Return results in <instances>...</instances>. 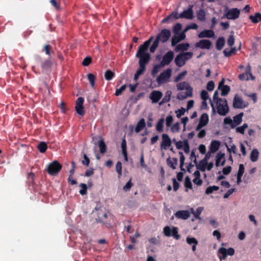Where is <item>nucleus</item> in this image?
<instances>
[{
	"label": "nucleus",
	"mask_w": 261,
	"mask_h": 261,
	"mask_svg": "<svg viewBox=\"0 0 261 261\" xmlns=\"http://www.w3.org/2000/svg\"><path fill=\"white\" fill-rule=\"evenodd\" d=\"M211 107L214 113L217 112L221 116H225L228 112L229 108L227 102L225 99L218 97V91L214 92L213 95V102H211Z\"/></svg>",
	"instance_id": "f257e3e1"
},
{
	"label": "nucleus",
	"mask_w": 261,
	"mask_h": 261,
	"mask_svg": "<svg viewBox=\"0 0 261 261\" xmlns=\"http://www.w3.org/2000/svg\"><path fill=\"white\" fill-rule=\"evenodd\" d=\"M177 90L179 91L176 97L179 100H185L193 96V89L190 85L186 82H182L176 85Z\"/></svg>",
	"instance_id": "f03ea898"
},
{
	"label": "nucleus",
	"mask_w": 261,
	"mask_h": 261,
	"mask_svg": "<svg viewBox=\"0 0 261 261\" xmlns=\"http://www.w3.org/2000/svg\"><path fill=\"white\" fill-rule=\"evenodd\" d=\"M153 38V36L151 37L149 39L139 46L136 55V57L139 58V62L147 64L149 61L150 55L147 51Z\"/></svg>",
	"instance_id": "7ed1b4c3"
},
{
	"label": "nucleus",
	"mask_w": 261,
	"mask_h": 261,
	"mask_svg": "<svg viewBox=\"0 0 261 261\" xmlns=\"http://www.w3.org/2000/svg\"><path fill=\"white\" fill-rule=\"evenodd\" d=\"M174 54L172 51H169L165 55L162 56L161 55H158L155 57L156 61L160 62L162 66H165L169 65L173 60Z\"/></svg>",
	"instance_id": "20e7f679"
},
{
	"label": "nucleus",
	"mask_w": 261,
	"mask_h": 261,
	"mask_svg": "<svg viewBox=\"0 0 261 261\" xmlns=\"http://www.w3.org/2000/svg\"><path fill=\"white\" fill-rule=\"evenodd\" d=\"M193 54L191 52H187L178 55L175 59V62L177 66H182L187 60L192 58Z\"/></svg>",
	"instance_id": "39448f33"
},
{
	"label": "nucleus",
	"mask_w": 261,
	"mask_h": 261,
	"mask_svg": "<svg viewBox=\"0 0 261 261\" xmlns=\"http://www.w3.org/2000/svg\"><path fill=\"white\" fill-rule=\"evenodd\" d=\"M171 145L172 140L169 135L166 134H163L161 136V149L167 150L170 149L171 150H172L173 148L171 147Z\"/></svg>",
	"instance_id": "423d86ee"
},
{
	"label": "nucleus",
	"mask_w": 261,
	"mask_h": 261,
	"mask_svg": "<svg viewBox=\"0 0 261 261\" xmlns=\"http://www.w3.org/2000/svg\"><path fill=\"white\" fill-rule=\"evenodd\" d=\"M171 72L172 70L170 69L165 70L158 76L157 82L159 84H162L169 82L171 75Z\"/></svg>",
	"instance_id": "0eeeda50"
},
{
	"label": "nucleus",
	"mask_w": 261,
	"mask_h": 261,
	"mask_svg": "<svg viewBox=\"0 0 261 261\" xmlns=\"http://www.w3.org/2000/svg\"><path fill=\"white\" fill-rule=\"evenodd\" d=\"M219 258L220 260L225 259L228 255L232 256L234 254V250L232 248L228 249L220 247L218 250Z\"/></svg>",
	"instance_id": "6e6552de"
},
{
	"label": "nucleus",
	"mask_w": 261,
	"mask_h": 261,
	"mask_svg": "<svg viewBox=\"0 0 261 261\" xmlns=\"http://www.w3.org/2000/svg\"><path fill=\"white\" fill-rule=\"evenodd\" d=\"M248 106V103L244 101L241 96L235 95L233 100V107L237 109H243Z\"/></svg>",
	"instance_id": "1a4fd4ad"
},
{
	"label": "nucleus",
	"mask_w": 261,
	"mask_h": 261,
	"mask_svg": "<svg viewBox=\"0 0 261 261\" xmlns=\"http://www.w3.org/2000/svg\"><path fill=\"white\" fill-rule=\"evenodd\" d=\"M245 68V72L240 74L239 75V79L241 81L254 80L255 79V77L251 72L250 66L248 65Z\"/></svg>",
	"instance_id": "9d476101"
},
{
	"label": "nucleus",
	"mask_w": 261,
	"mask_h": 261,
	"mask_svg": "<svg viewBox=\"0 0 261 261\" xmlns=\"http://www.w3.org/2000/svg\"><path fill=\"white\" fill-rule=\"evenodd\" d=\"M62 168V165L57 161H54L50 163L47 167V171L50 175H54L60 171Z\"/></svg>",
	"instance_id": "9b49d317"
},
{
	"label": "nucleus",
	"mask_w": 261,
	"mask_h": 261,
	"mask_svg": "<svg viewBox=\"0 0 261 261\" xmlns=\"http://www.w3.org/2000/svg\"><path fill=\"white\" fill-rule=\"evenodd\" d=\"M84 102V98L80 97L77 99L75 103V111L79 115L82 116H83L85 113Z\"/></svg>",
	"instance_id": "f8f14e48"
},
{
	"label": "nucleus",
	"mask_w": 261,
	"mask_h": 261,
	"mask_svg": "<svg viewBox=\"0 0 261 261\" xmlns=\"http://www.w3.org/2000/svg\"><path fill=\"white\" fill-rule=\"evenodd\" d=\"M240 14V10L237 8L228 9L225 12V16L229 19H236L238 18Z\"/></svg>",
	"instance_id": "ddd939ff"
},
{
	"label": "nucleus",
	"mask_w": 261,
	"mask_h": 261,
	"mask_svg": "<svg viewBox=\"0 0 261 261\" xmlns=\"http://www.w3.org/2000/svg\"><path fill=\"white\" fill-rule=\"evenodd\" d=\"M214 167L213 162H208L206 160H201L199 163L198 168L202 171H210Z\"/></svg>",
	"instance_id": "4468645a"
},
{
	"label": "nucleus",
	"mask_w": 261,
	"mask_h": 261,
	"mask_svg": "<svg viewBox=\"0 0 261 261\" xmlns=\"http://www.w3.org/2000/svg\"><path fill=\"white\" fill-rule=\"evenodd\" d=\"M164 233L168 237L173 236L176 239L179 238V236L177 234V229L175 227H165L164 229Z\"/></svg>",
	"instance_id": "2eb2a0df"
},
{
	"label": "nucleus",
	"mask_w": 261,
	"mask_h": 261,
	"mask_svg": "<svg viewBox=\"0 0 261 261\" xmlns=\"http://www.w3.org/2000/svg\"><path fill=\"white\" fill-rule=\"evenodd\" d=\"M176 147L178 149H182L185 153H188L190 147L187 140L179 141L175 142Z\"/></svg>",
	"instance_id": "dca6fc26"
},
{
	"label": "nucleus",
	"mask_w": 261,
	"mask_h": 261,
	"mask_svg": "<svg viewBox=\"0 0 261 261\" xmlns=\"http://www.w3.org/2000/svg\"><path fill=\"white\" fill-rule=\"evenodd\" d=\"M209 121L208 116L207 114H202L199 119L198 124L197 125L196 129L200 130L202 127L207 125Z\"/></svg>",
	"instance_id": "f3484780"
},
{
	"label": "nucleus",
	"mask_w": 261,
	"mask_h": 261,
	"mask_svg": "<svg viewBox=\"0 0 261 261\" xmlns=\"http://www.w3.org/2000/svg\"><path fill=\"white\" fill-rule=\"evenodd\" d=\"M225 163V154L220 152L215 157V165L217 167L223 166Z\"/></svg>",
	"instance_id": "a211bd4d"
},
{
	"label": "nucleus",
	"mask_w": 261,
	"mask_h": 261,
	"mask_svg": "<svg viewBox=\"0 0 261 261\" xmlns=\"http://www.w3.org/2000/svg\"><path fill=\"white\" fill-rule=\"evenodd\" d=\"M170 35V31L165 29L162 31L161 33L158 36L156 39L162 42H165L168 40Z\"/></svg>",
	"instance_id": "6ab92c4d"
},
{
	"label": "nucleus",
	"mask_w": 261,
	"mask_h": 261,
	"mask_svg": "<svg viewBox=\"0 0 261 261\" xmlns=\"http://www.w3.org/2000/svg\"><path fill=\"white\" fill-rule=\"evenodd\" d=\"M224 80H222L219 84L217 91L220 90L222 96L226 95L230 91V87L227 85H224Z\"/></svg>",
	"instance_id": "aec40b11"
},
{
	"label": "nucleus",
	"mask_w": 261,
	"mask_h": 261,
	"mask_svg": "<svg viewBox=\"0 0 261 261\" xmlns=\"http://www.w3.org/2000/svg\"><path fill=\"white\" fill-rule=\"evenodd\" d=\"M163 94L161 92L159 91H153L150 94V98L153 103L158 102L162 97Z\"/></svg>",
	"instance_id": "412c9836"
},
{
	"label": "nucleus",
	"mask_w": 261,
	"mask_h": 261,
	"mask_svg": "<svg viewBox=\"0 0 261 261\" xmlns=\"http://www.w3.org/2000/svg\"><path fill=\"white\" fill-rule=\"evenodd\" d=\"M193 178L192 179L193 182L194 184L197 186H201L202 184V180L201 178V175L199 171L198 170H196L194 171L193 174Z\"/></svg>",
	"instance_id": "4be33fe9"
},
{
	"label": "nucleus",
	"mask_w": 261,
	"mask_h": 261,
	"mask_svg": "<svg viewBox=\"0 0 261 261\" xmlns=\"http://www.w3.org/2000/svg\"><path fill=\"white\" fill-rule=\"evenodd\" d=\"M211 44L210 41L203 39L196 43L195 46L202 49H209L211 46Z\"/></svg>",
	"instance_id": "5701e85b"
},
{
	"label": "nucleus",
	"mask_w": 261,
	"mask_h": 261,
	"mask_svg": "<svg viewBox=\"0 0 261 261\" xmlns=\"http://www.w3.org/2000/svg\"><path fill=\"white\" fill-rule=\"evenodd\" d=\"M221 142L218 140H213L211 141L209 146V150L211 153H215L220 148Z\"/></svg>",
	"instance_id": "b1692460"
},
{
	"label": "nucleus",
	"mask_w": 261,
	"mask_h": 261,
	"mask_svg": "<svg viewBox=\"0 0 261 261\" xmlns=\"http://www.w3.org/2000/svg\"><path fill=\"white\" fill-rule=\"evenodd\" d=\"M185 38L186 34H184V33H180L177 35L175 34L171 39L172 46H175L178 42L184 40Z\"/></svg>",
	"instance_id": "393cba45"
},
{
	"label": "nucleus",
	"mask_w": 261,
	"mask_h": 261,
	"mask_svg": "<svg viewBox=\"0 0 261 261\" xmlns=\"http://www.w3.org/2000/svg\"><path fill=\"white\" fill-rule=\"evenodd\" d=\"M146 63H140L139 62V67L136 71V73L134 76V80L137 81L139 78V77L143 74L145 70V65Z\"/></svg>",
	"instance_id": "a878e982"
},
{
	"label": "nucleus",
	"mask_w": 261,
	"mask_h": 261,
	"mask_svg": "<svg viewBox=\"0 0 261 261\" xmlns=\"http://www.w3.org/2000/svg\"><path fill=\"white\" fill-rule=\"evenodd\" d=\"M214 36V32L210 30H203L198 34L199 38H212Z\"/></svg>",
	"instance_id": "bb28decb"
},
{
	"label": "nucleus",
	"mask_w": 261,
	"mask_h": 261,
	"mask_svg": "<svg viewBox=\"0 0 261 261\" xmlns=\"http://www.w3.org/2000/svg\"><path fill=\"white\" fill-rule=\"evenodd\" d=\"M175 215L177 218L185 220L190 217V214L188 211H179L175 213Z\"/></svg>",
	"instance_id": "cd10ccee"
},
{
	"label": "nucleus",
	"mask_w": 261,
	"mask_h": 261,
	"mask_svg": "<svg viewBox=\"0 0 261 261\" xmlns=\"http://www.w3.org/2000/svg\"><path fill=\"white\" fill-rule=\"evenodd\" d=\"M259 156V151L256 148H254L251 151L250 154V159L253 162H255L257 161Z\"/></svg>",
	"instance_id": "c85d7f7f"
},
{
	"label": "nucleus",
	"mask_w": 261,
	"mask_h": 261,
	"mask_svg": "<svg viewBox=\"0 0 261 261\" xmlns=\"http://www.w3.org/2000/svg\"><path fill=\"white\" fill-rule=\"evenodd\" d=\"M121 149H122V153L123 156L124 161L125 162H127V154L126 150V142L125 139H123L121 142Z\"/></svg>",
	"instance_id": "c756f323"
},
{
	"label": "nucleus",
	"mask_w": 261,
	"mask_h": 261,
	"mask_svg": "<svg viewBox=\"0 0 261 261\" xmlns=\"http://www.w3.org/2000/svg\"><path fill=\"white\" fill-rule=\"evenodd\" d=\"M181 18H186L187 19H192L193 18V11L191 9H188L180 13Z\"/></svg>",
	"instance_id": "7c9ffc66"
},
{
	"label": "nucleus",
	"mask_w": 261,
	"mask_h": 261,
	"mask_svg": "<svg viewBox=\"0 0 261 261\" xmlns=\"http://www.w3.org/2000/svg\"><path fill=\"white\" fill-rule=\"evenodd\" d=\"M170 132L173 134H177L180 132V124L179 122H175L170 126Z\"/></svg>",
	"instance_id": "2f4dec72"
},
{
	"label": "nucleus",
	"mask_w": 261,
	"mask_h": 261,
	"mask_svg": "<svg viewBox=\"0 0 261 261\" xmlns=\"http://www.w3.org/2000/svg\"><path fill=\"white\" fill-rule=\"evenodd\" d=\"M243 116V113H241L238 115L233 117V124L234 125V127L237 125H239L242 121V117Z\"/></svg>",
	"instance_id": "473e14b6"
},
{
	"label": "nucleus",
	"mask_w": 261,
	"mask_h": 261,
	"mask_svg": "<svg viewBox=\"0 0 261 261\" xmlns=\"http://www.w3.org/2000/svg\"><path fill=\"white\" fill-rule=\"evenodd\" d=\"M184 185L186 188V192H188L189 190H193V185L191 179L189 176H187L185 178Z\"/></svg>",
	"instance_id": "72a5a7b5"
},
{
	"label": "nucleus",
	"mask_w": 261,
	"mask_h": 261,
	"mask_svg": "<svg viewBox=\"0 0 261 261\" xmlns=\"http://www.w3.org/2000/svg\"><path fill=\"white\" fill-rule=\"evenodd\" d=\"M189 44L186 43H181L177 45L175 47V50L176 51H186L187 50L188 48L189 47Z\"/></svg>",
	"instance_id": "f704fd0d"
},
{
	"label": "nucleus",
	"mask_w": 261,
	"mask_h": 261,
	"mask_svg": "<svg viewBox=\"0 0 261 261\" xmlns=\"http://www.w3.org/2000/svg\"><path fill=\"white\" fill-rule=\"evenodd\" d=\"M181 18L180 14H178L177 12H173L170 15L167 17L166 18L162 20L163 22H167L169 19H177Z\"/></svg>",
	"instance_id": "c9c22d12"
},
{
	"label": "nucleus",
	"mask_w": 261,
	"mask_h": 261,
	"mask_svg": "<svg viewBox=\"0 0 261 261\" xmlns=\"http://www.w3.org/2000/svg\"><path fill=\"white\" fill-rule=\"evenodd\" d=\"M145 126V121L144 119H141L139 122L138 123L136 128L135 132L136 133L140 132L141 130H142Z\"/></svg>",
	"instance_id": "e433bc0d"
},
{
	"label": "nucleus",
	"mask_w": 261,
	"mask_h": 261,
	"mask_svg": "<svg viewBox=\"0 0 261 261\" xmlns=\"http://www.w3.org/2000/svg\"><path fill=\"white\" fill-rule=\"evenodd\" d=\"M203 210V208L202 207H199L196 210V211H194L193 208H191L190 210L192 214H193L196 218L200 219L201 218L199 217V216L202 213Z\"/></svg>",
	"instance_id": "4c0bfd02"
},
{
	"label": "nucleus",
	"mask_w": 261,
	"mask_h": 261,
	"mask_svg": "<svg viewBox=\"0 0 261 261\" xmlns=\"http://www.w3.org/2000/svg\"><path fill=\"white\" fill-rule=\"evenodd\" d=\"M164 119L163 118H161L158 121L156 124V130L159 132H162L163 130V125L164 123Z\"/></svg>",
	"instance_id": "58836bf2"
},
{
	"label": "nucleus",
	"mask_w": 261,
	"mask_h": 261,
	"mask_svg": "<svg viewBox=\"0 0 261 261\" xmlns=\"http://www.w3.org/2000/svg\"><path fill=\"white\" fill-rule=\"evenodd\" d=\"M227 151L230 154L232 153L235 154L237 153V149L236 146L233 144H230L226 145Z\"/></svg>",
	"instance_id": "ea45409f"
},
{
	"label": "nucleus",
	"mask_w": 261,
	"mask_h": 261,
	"mask_svg": "<svg viewBox=\"0 0 261 261\" xmlns=\"http://www.w3.org/2000/svg\"><path fill=\"white\" fill-rule=\"evenodd\" d=\"M249 17L253 23H257L261 20V15L259 13H256L255 15H250Z\"/></svg>",
	"instance_id": "a19ab883"
},
{
	"label": "nucleus",
	"mask_w": 261,
	"mask_h": 261,
	"mask_svg": "<svg viewBox=\"0 0 261 261\" xmlns=\"http://www.w3.org/2000/svg\"><path fill=\"white\" fill-rule=\"evenodd\" d=\"M219 187L217 186H212L208 187L205 191V193L206 194H210L213 193L215 191H217L219 190Z\"/></svg>",
	"instance_id": "79ce46f5"
},
{
	"label": "nucleus",
	"mask_w": 261,
	"mask_h": 261,
	"mask_svg": "<svg viewBox=\"0 0 261 261\" xmlns=\"http://www.w3.org/2000/svg\"><path fill=\"white\" fill-rule=\"evenodd\" d=\"M186 112H187L185 108L181 107L180 109L176 110L175 113L178 118H180L182 116L184 115Z\"/></svg>",
	"instance_id": "37998d69"
},
{
	"label": "nucleus",
	"mask_w": 261,
	"mask_h": 261,
	"mask_svg": "<svg viewBox=\"0 0 261 261\" xmlns=\"http://www.w3.org/2000/svg\"><path fill=\"white\" fill-rule=\"evenodd\" d=\"M187 74V71H184L178 74V75L175 78L174 81L178 82L181 81L185 77Z\"/></svg>",
	"instance_id": "c03bdc74"
},
{
	"label": "nucleus",
	"mask_w": 261,
	"mask_h": 261,
	"mask_svg": "<svg viewBox=\"0 0 261 261\" xmlns=\"http://www.w3.org/2000/svg\"><path fill=\"white\" fill-rule=\"evenodd\" d=\"M248 128V125L246 123H244L243 125L236 128V131L242 134H244L245 130Z\"/></svg>",
	"instance_id": "a18cd8bd"
},
{
	"label": "nucleus",
	"mask_w": 261,
	"mask_h": 261,
	"mask_svg": "<svg viewBox=\"0 0 261 261\" xmlns=\"http://www.w3.org/2000/svg\"><path fill=\"white\" fill-rule=\"evenodd\" d=\"M225 44V40L223 38H219L218 39L217 43H216V46L218 49L220 50L222 48L224 45Z\"/></svg>",
	"instance_id": "49530a36"
},
{
	"label": "nucleus",
	"mask_w": 261,
	"mask_h": 261,
	"mask_svg": "<svg viewBox=\"0 0 261 261\" xmlns=\"http://www.w3.org/2000/svg\"><path fill=\"white\" fill-rule=\"evenodd\" d=\"M114 76V73L109 70H107L105 73V79L108 81L111 80Z\"/></svg>",
	"instance_id": "de8ad7c7"
},
{
	"label": "nucleus",
	"mask_w": 261,
	"mask_h": 261,
	"mask_svg": "<svg viewBox=\"0 0 261 261\" xmlns=\"http://www.w3.org/2000/svg\"><path fill=\"white\" fill-rule=\"evenodd\" d=\"M164 66H162V65H161V64L160 63L159 64H158V65H155L152 70V74L153 75H155L159 72V71L160 70L161 68L163 67Z\"/></svg>",
	"instance_id": "09e8293b"
},
{
	"label": "nucleus",
	"mask_w": 261,
	"mask_h": 261,
	"mask_svg": "<svg viewBox=\"0 0 261 261\" xmlns=\"http://www.w3.org/2000/svg\"><path fill=\"white\" fill-rule=\"evenodd\" d=\"M98 146L99 147L100 152L102 153H105L106 151V146L103 140L100 139L98 144Z\"/></svg>",
	"instance_id": "8fccbe9b"
},
{
	"label": "nucleus",
	"mask_w": 261,
	"mask_h": 261,
	"mask_svg": "<svg viewBox=\"0 0 261 261\" xmlns=\"http://www.w3.org/2000/svg\"><path fill=\"white\" fill-rule=\"evenodd\" d=\"M186 242L189 245H197L198 241L197 240L193 237H187L186 239Z\"/></svg>",
	"instance_id": "3c124183"
},
{
	"label": "nucleus",
	"mask_w": 261,
	"mask_h": 261,
	"mask_svg": "<svg viewBox=\"0 0 261 261\" xmlns=\"http://www.w3.org/2000/svg\"><path fill=\"white\" fill-rule=\"evenodd\" d=\"M200 98L202 100H210L208 94L205 90H202L200 92Z\"/></svg>",
	"instance_id": "603ef678"
},
{
	"label": "nucleus",
	"mask_w": 261,
	"mask_h": 261,
	"mask_svg": "<svg viewBox=\"0 0 261 261\" xmlns=\"http://www.w3.org/2000/svg\"><path fill=\"white\" fill-rule=\"evenodd\" d=\"M165 121L166 126L169 127L172 125V123L173 121V118L171 115H168L166 117Z\"/></svg>",
	"instance_id": "864d4df0"
},
{
	"label": "nucleus",
	"mask_w": 261,
	"mask_h": 261,
	"mask_svg": "<svg viewBox=\"0 0 261 261\" xmlns=\"http://www.w3.org/2000/svg\"><path fill=\"white\" fill-rule=\"evenodd\" d=\"M159 40L158 39H156L154 42L153 43H152V44L151 45V47H150V51L151 53H154L155 50V49H156V48L158 47V45H159Z\"/></svg>",
	"instance_id": "5fc2aeb1"
},
{
	"label": "nucleus",
	"mask_w": 261,
	"mask_h": 261,
	"mask_svg": "<svg viewBox=\"0 0 261 261\" xmlns=\"http://www.w3.org/2000/svg\"><path fill=\"white\" fill-rule=\"evenodd\" d=\"M195 101L194 100L191 99L187 101V106L185 109L188 112L190 109L193 108L194 106Z\"/></svg>",
	"instance_id": "6e6d98bb"
},
{
	"label": "nucleus",
	"mask_w": 261,
	"mask_h": 261,
	"mask_svg": "<svg viewBox=\"0 0 261 261\" xmlns=\"http://www.w3.org/2000/svg\"><path fill=\"white\" fill-rule=\"evenodd\" d=\"M87 76H88V79L89 81L90 82L91 86L92 87H94V85H95V76L91 73H89L88 74Z\"/></svg>",
	"instance_id": "4d7b16f0"
},
{
	"label": "nucleus",
	"mask_w": 261,
	"mask_h": 261,
	"mask_svg": "<svg viewBox=\"0 0 261 261\" xmlns=\"http://www.w3.org/2000/svg\"><path fill=\"white\" fill-rule=\"evenodd\" d=\"M211 101L210 100H201V109L202 110L208 109V102Z\"/></svg>",
	"instance_id": "13d9d810"
},
{
	"label": "nucleus",
	"mask_w": 261,
	"mask_h": 261,
	"mask_svg": "<svg viewBox=\"0 0 261 261\" xmlns=\"http://www.w3.org/2000/svg\"><path fill=\"white\" fill-rule=\"evenodd\" d=\"M38 148L41 152H44L47 149V145L45 142H43L38 145Z\"/></svg>",
	"instance_id": "bf43d9fd"
},
{
	"label": "nucleus",
	"mask_w": 261,
	"mask_h": 261,
	"mask_svg": "<svg viewBox=\"0 0 261 261\" xmlns=\"http://www.w3.org/2000/svg\"><path fill=\"white\" fill-rule=\"evenodd\" d=\"M182 25L180 23H176L173 28V32L175 34H180L179 32L181 30Z\"/></svg>",
	"instance_id": "052dcab7"
},
{
	"label": "nucleus",
	"mask_w": 261,
	"mask_h": 261,
	"mask_svg": "<svg viewBox=\"0 0 261 261\" xmlns=\"http://www.w3.org/2000/svg\"><path fill=\"white\" fill-rule=\"evenodd\" d=\"M205 13L203 10H200L197 13V17L199 20L203 21L205 19Z\"/></svg>",
	"instance_id": "680f3d73"
},
{
	"label": "nucleus",
	"mask_w": 261,
	"mask_h": 261,
	"mask_svg": "<svg viewBox=\"0 0 261 261\" xmlns=\"http://www.w3.org/2000/svg\"><path fill=\"white\" fill-rule=\"evenodd\" d=\"M116 170L118 173V176L120 177L122 175V165L121 163L118 162L116 165Z\"/></svg>",
	"instance_id": "e2e57ef3"
},
{
	"label": "nucleus",
	"mask_w": 261,
	"mask_h": 261,
	"mask_svg": "<svg viewBox=\"0 0 261 261\" xmlns=\"http://www.w3.org/2000/svg\"><path fill=\"white\" fill-rule=\"evenodd\" d=\"M224 123L225 124H228L232 128L234 127V125L233 124L232 120L228 117H226L224 119Z\"/></svg>",
	"instance_id": "0e129e2a"
},
{
	"label": "nucleus",
	"mask_w": 261,
	"mask_h": 261,
	"mask_svg": "<svg viewBox=\"0 0 261 261\" xmlns=\"http://www.w3.org/2000/svg\"><path fill=\"white\" fill-rule=\"evenodd\" d=\"M126 85H124L122 86L120 88L117 89L115 91V95L116 96L120 95L122 94V93L126 89Z\"/></svg>",
	"instance_id": "69168bd1"
},
{
	"label": "nucleus",
	"mask_w": 261,
	"mask_h": 261,
	"mask_svg": "<svg viewBox=\"0 0 261 261\" xmlns=\"http://www.w3.org/2000/svg\"><path fill=\"white\" fill-rule=\"evenodd\" d=\"M80 186L81 187V189L80 191V193L81 195H85V194H86V192H87V185L86 184H81L80 185Z\"/></svg>",
	"instance_id": "338daca9"
},
{
	"label": "nucleus",
	"mask_w": 261,
	"mask_h": 261,
	"mask_svg": "<svg viewBox=\"0 0 261 261\" xmlns=\"http://www.w3.org/2000/svg\"><path fill=\"white\" fill-rule=\"evenodd\" d=\"M198 150L202 154H205L206 152L205 146L203 144H200L198 146Z\"/></svg>",
	"instance_id": "774afa93"
}]
</instances>
